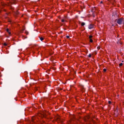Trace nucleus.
Segmentation results:
<instances>
[{
	"mask_svg": "<svg viewBox=\"0 0 124 124\" xmlns=\"http://www.w3.org/2000/svg\"><path fill=\"white\" fill-rule=\"evenodd\" d=\"M115 22H116L117 24H118V25H123V24H124V18L121 17L118 19H116Z\"/></svg>",
	"mask_w": 124,
	"mask_h": 124,
	"instance_id": "obj_1",
	"label": "nucleus"
},
{
	"mask_svg": "<svg viewBox=\"0 0 124 124\" xmlns=\"http://www.w3.org/2000/svg\"><path fill=\"white\" fill-rule=\"evenodd\" d=\"M7 5L9 9H11V10H14V7L12 6V2L8 3Z\"/></svg>",
	"mask_w": 124,
	"mask_h": 124,
	"instance_id": "obj_2",
	"label": "nucleus"
},
{
	"mask_svg": "<svg viewBox=\"0 0 124 124\" xmlns=\"http://www.w3.org/2000/svg\"><path fill=\"white\" fill-rule=\"evenodd\" d=\"M13 12L14 16H17L19 15V12H18V11H13Z\"/></svg>",
	"mask_w": 124,
	"mask_h": 124,
	"instance_id": "obj_3",
	"label": "nucleus"
},
{
	"mask_svg": "<svg viewBox=\"0 0 124 124\" xmlns=\"http://www.w3.org/2000/svg\"><path fill=\"white\" fill-rule=\"evenodd\" d=\"M41 115L42 118H46V117H47V115L45 112H44Z\"/></svg>",
	"mask_w": 124,
	"mask_h": 124,
	"instance_id": "obj_4",
	"label": "nucleus"
},
{
	"mask_svg": "<svg viewBox=\"0 0 124 124\" xmlns=\"http://www.w3.org/2000/svg\"><path fill=\"white\" fill-rule=\"evenodd\" d=\"M93 24H90L88 27V29H89V30H92V29H93Z\"/></svg>",
	"mask_w": 124,
	"mask_h": 124,
	"instance_id": "obj_5",
	"label": "nucleus"
},
{
	"mask_svg": "<svg viewBox=\"0 0 124 124\" xmlns=\"http://www.w3.org/2000/svg\"><path fill=\"white\" fill-rule=\"evenodd\" d=\"M6 31H7V32H8L9 35H11V32H10V31H9V29H7Z\"/></svg>",
	"mask_w": 124,
	"mask_h": 124,
	"instance_id": "obj_6",
	"label": "nucleus"
},
{
	"mask_svg": "<svg viewBox=\"0 0 124 124\" xmlns=\"http://www.w3.org/2000/svg\"><path fill=\"white\" fill-rule=\"evenodd\" d=\"M31 120L32 123H34V120H35V117L34 116L32 117L31 118Z\"/></svg>",
	"mask_w": 124,
	"mask_h": 124,
	"instance_id": "obj_7",
	"label": "nucleus"
},
{
	"mask_svg": "<svg viewBox=\"0 0 124 124\" xmlns=\"http://www.w3.org/2000/svg\"><path fill=\"white\" fill-rule=\"evenodd\" d=\"M80 88L81 89V90H82V91H85V88L84 87V86L81 85V86H80Z\"/></svg>",
	"mask_w": 124,
	"mask_h": 124,
	"instance_id": "obj_8",
	"label": "nucleus"
},
{
	"mask_svg": "<svg viewBox=\"0 0 124 124\" xmlns=\"http://www.w3.org/2000/svg\"><path fill=\"white\" fill-rule=\"evenodd\" d=\"M13 1V3H16L17 1H18V0H12Z\"/></svg>",
	"mask_w": 124,
	"mask_h": 124,
	"instance_id": "obj_9",
	"label": "nucleus"
},
{
	"mask_svg": "<svg viewBox=\"0 0 124 124\" xmlns=\"http://www.w3.org/2000/svg\"><path fill=\"white\" fill-rule=\"evenodd\" d=\"M39 38L41 41H43V40H44V38L42 37H39Z\"/></svg>",
	"mask_w": 124,
	"mask_h": 124,
	"instance_id": "obj_10",
	"label": "nucleus"
},
{
	"mask_svg": "<svg viewBox=\"0 0 124 124\" xmlns=\"http://www.w3.org/2000/svg\"><path fill=\"white\" fill-rule=\"evenodd\" d=\"M81 25V27H84V26H85L86 24L84 22H82Z\"/></svg>",
	"mask_w": 124,
	"mask_h": 124,
	"instance_id": "obj_11",
	"label": "nucleus"
},
{
	"mask_svg": "<svg viewBox=\"0 0 124 124\" xmlns=\"http://www.w3.org/2000/svg\"><path fill=\"white\" fill-rule=\"evenodd\" d=\"M90 42H91V43H93V39H90Z\"/></svg>",
	"mask_w": 124,
	"mask_h": 124,
	"instance_id": "obj_12",
	"label": "nucleus"
},
{
	"mask_svg": "<svg viewBox=\"0 0 124 124\" xmlns=\"http://www.w3.org/2000/svg\"><path fill=\"white\" fill-rule=\"evenodd\" d=\"M89 37L90 39H91V38H93V36L92 35H89Z\"/></svg>",
	"mask_w": 124,
	"mask_h": 124,
	"instance_id": "obj_13",
	"label": "nucleus"
},
{
	"mask_svg": "<svg viewBox=\"0 0 124 124\" xmlns=\"http://www.w3.org/2000/svg\"><path fill=\"white\" fill-rule=\"evenodd\" d=\"M123 63H120V64H119V66H123Z\"/></svg>",
	"mask_w": 124,
	"mask_h": 124,
	"instance_id": "obj_14",
	"label": "nucleus"
},
{
	"mask_svg": "<svg viewBox=\"0 0 124 124\" xmlns=\"http://www.w3.org/2000/svg\"><path fill=\"white\" fill-rule=\"evenodd\" d=\"M107 70L106 68H105V69H103L104 72H106Z\"/></svg>",
	"mask_w": 124,
	"mask_h": 124,
	"instance_id": "obj_15",
	"label": "nucleus"
},
{
	"mask_svg": "<svg viewBox=\"0 0 124 124\" xmlns=\"http://www.w3.org/2000/svg\"><path fill=\"white\" fill-rule=\"evenodd\" d=\"M89 58H92V54H90L88 56Z\"/></svg>",
	"mask_w": 124,
	"mask_h": 124,
	"instance_id": "obj_16",
	"label": "nucleus"
},
{
	"mask_svg": "<svg viewBox=\"0 0 124 124\" xmlns=\"http://www.w3.org/2000/svg\"><path fill=\"white\" fill-rule=\"evenodd\" d=\"M108 104H111V103H111V101H108Z\"/></svg>",
	"mask_w": 124,
	"mask_h": 124,
	"instance_id": "obj_17",
	"label": "nucleus"
},
{
	"mask_svg": "<svg viewBox=\"0 0 124 124\" xmlns=\"http://www.w3.org/2000/svg\"><path fill=\"white\" fill-rule=\"evenodd\" d=\"M4 46H7V44L6 43H4Z\"/></svg>",
	"mask_w": 124,
	"mask_h": 124,
	"instance_id": "obj_18",
	"label": "nucleus"
},
{
	"mask_svg": "<svg viewBox=\"0 0 124 124\" xmlns=\"http://www.w3.org/2000/svg\"><path fill=\"white\" fill-rule=\"evenodd\" d=\"M62 22L63 23V22H64V19H62Z\"/></svg>",
	"mask_w": 124,
	"mask_h": 124,
	"instance_id": "obj_19",
	"label": "nucleus"
},
{
	"mask_svg": "<svg viewBox=\"0 0 124 124\" xmlns=\"http://www.w3.org/2000/svg\"><path fill=\"white\" fill-rule=\"evenodd\" d=\"M26 34H29V32L26 31Z\"/></svg>",
	"mask_w": 124,
	"mask_h": 124,
	"instance_id": "obj_20",
	"label": "nucleus"
},
{
	"mask_svg": "<svg viewBox=\"0 0 124 124\" xmlns=\"http://www.w3.org/2000/svg\"><path fill=\"white\" fill-rule=\"evenodd\" d=\"M66 38H69V36H66Z\"/></svg>",
	"mask_w": 124,
	"mask_h": 124,
	"instance_id": "obj_21",
	"label": "nucleus"
},
{
	"mask_svg": "<svg viewBox=\"0 0 124 124\" xmlns=\"http://www.w3.org/2000/svg\"><path fill=\"white\" fill-rule=\"evenodd\" d=\"M100 3H103V1H101L100 2Z\"/></svg>",
	"mask_w": 124,
	"mask_h": 124,
	"instance_id": "obj_22",
	"label": "nucleus"
},
{
	"mask_svg": "<svg viewBox=\"0 0 124 124\" xmlns=\"http://www.w3.org/2000/svg\"><path fill=\"white\" fill-rule=\"evenodd\" d=\"M112 27H113V26H114V25H113V24H112Z\"/></svg>",
	"mask_w": 124,
	"mask_h": 124,
	"instance_id": "obj_23",
	"label": "nucleus"
}]
</instances>
